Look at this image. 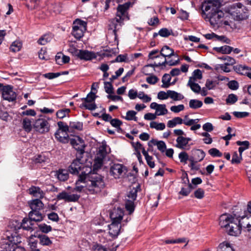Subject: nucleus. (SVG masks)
<instances>
[{"mask_svg":"<svg viewBox=\"0 0 251 251\" xmlns=\"http://www.w3.org/2000/svg\"><path fill=\"white\" fill-rule=\"evenodd\" d=\"M33 127L37 132L44 134L49 131L50 125L45 118H39L35 120Z\"/></svg>","mask_w":251,"mask_h":251,"instance_id":"nucleus-9","label":"nucleus"},{"mask_svg":"<svg viewBox=\"0 0 251 251\" xmlns=\"http://www.w3.org/2000/svg\"><path fill=\"white\" fill-rule=\"evenodd\" d=\"M171 79V77L170 75L168 74H164L162 78V82L163 84L162 85L161 87L162 88H168L170 85V82Z\"/></svg>","mask_w":251,"mask_h":251,"instance_id":"nucleus-42","label":"nucleus"},{"mask_svg":"<svg viewBox=\"0 0 251 251\" xmlns=\"http://www.w3.org/2000/svg\"><path fill=\"white\" fill-rule=\"evenodd\" d=\"M214 50L223 54H229L233 50V48L228 46H224L220 47H215Z\"/></svg>","mask_w":251,"mask_h":251,"instance_id":"nucleus-26","label":"nucleus"},{"mask_svg":"<svg viewBox=\"0 0 251 251\" xmlns=\"http://www.w3.org/2000/svg\"><path fill=\"white\" fill-rule=\"evenodd\" d=\"M208 153L213 157H221L222 153L216 148H212L208 151Z\"/></svg>","mask_w":251,"mask_h":251,"instance_id":"nucleus-59","label":"nucleus"},{"mask_svg":"<svg viewBox=\"0 0 251 251\" xmlns=\"http://www.w3.org/2000/svg\"><path fill=\"white\" fill-rule=\"evenodd\" d=\"M227 12L236 21H242L249 17L248 10L241 3L237 2L229 6Z\"/></svg>","mask_w":251,"mask_h":251,"instance_id":"nucleus-5","label":"nucleus"},{"mask_svg":"<svg viewBox=\"0 0 251 251\" xmlns=\"http://www.w3.org/2000/svg\"><path fill=\"white\" fill-rule=\"evenodd\" d=\"M236 144L240 147L238 149V151L240 155H242L243 152L249 148L250 143L248 141H238L236 142Z\"/></svg>","mask_w":251,"mask_h":251,"instance_id":"nucleus-28","label":"nucleus"},{"mask_svg":"<svg viewBox=\"0 0 251 251\" xmlns=\"http://www.w3.org/2000/svg\"><path fill=\"white\" fill-rule=\"evenodd\" d=\"M80 198L77 194H71L66 191H63L57 194L56 199L58 201L64 200L65 202H76Z\"/></svg>","mask_w":251,"mask_h":251,"instance_id":"nucleus-12","label":"nucleus"},{"mask_svg":"<svg viewBox=\"0 0 251 251\" xmlns=\"http://www.w3.org/2000/svg\"><path fill=\"white\" fill-rule=\"evenodd\" d=\"M183 123V120L179 117H175L171 120H169L167 123V126L170 128H173L177 125H181Z\"/></svg>","mask_w":251,"mask_h":251,"instance_id":"nucleus-29","label":"nucleus"},{"mask_svg":"<svg viewBox=\"0 0 251 251\" xmlns=\"http://www.w3.org/2000/svg\"><path fill=\"white\" fill-rule=\"evenodd\" d=\"M74 54L80 59L89 60L96 58L97 56L101 57L109 56L110 55V51L101 50L100 52H94L86 50H75Z\"/></svg>","mask_w":251,"mask_h":251,"instance_id":"nucleus-7","label":"nucleus"},{"mask_svg":"<svg viewBox=\"0 0 251 251\" xmlns=\"http://www.w3.org/2000/svg\"><path fill=\"white\" fill-rule=\"evenodd\" d=\"M81 108H85L86 109L90 110H95L97 106L94 102H83L80 106Z\"/></svg>","mask_w":251,"mask_h":251,"instance_id":"nucleus-56","label":"nucleus"},{"mask_svg":"<svg viewBox=\"0 0 251 251\" xmlns=\"http://www.w3.org/2000/svg\"><path fill=\"white\" fill-rule=\"evenodd\" d=\"M131 3L127 2L124 4H120L117 7V11L116 14V17L113 19L112 23L114 25L115 29L113 30L115 35V40L117 39V35L116 33L117 30L119 29L118 26H121V24L124 20V15L126 11L128 9Z\"/></svg>","mask_w":251,"mask_h":251,"instance_id":"nucleus-6","label":"nucleus"},{"mask_svg":"<svg viewBox=\"0 0 251 251\" xmlns=\"http://www.w3.org/2000/svg\"><path fill=\"white\" fill-rule=\"evenodd\" d=\"M29 219L31 221L40 222L43 219V216L40 212H35L30 211L28 214Z\"/></svg>","mask_w":251,"mask_h":251,"instance_id":"nucleus-23","label":"nucleus"},{"mask_svg":"<svg viewBox=\"0 0 251 251\" xmlns=\"http://www.w3.org/2000/svg\"><path fill=\"white\" fill-rule=\"evenodd\" d=\"M142 153L145 157L147 164L150 168H153L155 167V164L152 161V157L149 155L148 151H146L145 149H143Z\"/></svg>","mask_w":251,"mask_h":251,"instance_id":"nucleus-31","label":"nucleus"},{"mask_svg":"<svg viewBox=\"0 0 251 251\" xmlns=\"http://www.w3.org/2000/svg\"><path fill=\"white\" fill-rule=\"evenodd\" d=\"M69 127L73 129L81 130L83 129V123L80 122H70Z\"/></svg>","mask_w":251,"mask_h":251,"instance_id":"nucleus-43","label":"nucleus"},{"mask_svg":"<svg viewBox=\"0 0 251 251\" xmlns=\"http://www.w3.org/2000/svg\"><path fill=\"white\" fill-rule=\"evenodd\" d=\"M127 59L126 54H120L118 55L114 60L111 61V63L115 62H126Z\"/></svg>","mask_w":251,"mask_h":251,"instance_id":"nucleus-63","label":"nucleus"},{"mask_svg":"<svg viewBox=\"0 0 251 251\" xmlns=\"http://www.w3.org/2000/svg\"><path fill=\"white\" fill-rule=\"evenodd\" d=\"M69 141L72 146L77 151L76 154H83L85 146L82 139L76 136L70 139Z\"/></svg>","mask_w":251,"mask_h":251,"instance_id":"nucleus-10","label":"nucleus"},{"mask_svg":"<svg viewBox=\"0 0 251 251\" xmlns=\"http://www.w3.org/2000/svg\"><path fill=\"white\" fill-rule=\"evenodd\" d=\"M184 109L183 104H179L178 105H174L171 107V110L174 113H178Z\"/></svg>","mask_w":251,"mask_h":251,"instance_id":"nucleus-64","label":"nucleus"},{"mask_svg":"<svg viewBox=\"0 0 251 251\" xmlns=\"http://www.w3.org/2000/svg\"><path fill=\"white\" fill-rule=\"evenodd\" d=\"M126 172V167L122 164H115L111 166V176L115 179L121 178Z\"/></svg>","mask_w":251,"mask_h":251,"instance_id":"nucleus-13","label":"nucleus"},{"mask_svg":"<svg viewBox=\"0 0 251 251\" xmlns=\"http://www.w3.org/2000/svg\"><path fill=\"white\" fill-rule=\"evenodd\" d=\"M169 98L173 99L174 100H181L184 98V96L175 91L168 90Z\"/></svg>","mask_w":251,"mask_h":251,"instance_id":"nucleus-35","label":"nucleus"},{"mask_svg":"<svg viewBox=\"0 0 251 251\" xmlns=\"http://www.w3.org/2000/svg\"><path fill=\"white\" fill-rule=\"evenodd\" d=\"M159 80V78L154 75H151L146 78V81L150 84H155Z\"/></svg>","mask_w":251,"mask_h":251,"instance_id":"nucleus-60","label":"nucleus"},{"mask_svg":"<svg viewBox=\"0 0 251 251\" xmlns=\"http://www.w3.org/2000/svg\"><path fill=\"white\" fill-rule=\"evenodd\" d=\"M136 112L133 110H129L126 112V115L125 119L126 120L130 121L134 120L135 121H137V118L135 117Z\"/></svg>","mask_w":251,"mask_h":251,"instance_id":"nucleus-51","label":"nucleus"},{"mask_svg":"<svg viewBox=\"0 0 251 251\" xmlns=\"http://www.w3.org/2000/svg\"><path fill=\"white\" fill-rule=\"evenodd\" d=\"M40 243L43 246H49L52 244V241L46 235H39Z\"/></svg>","mask_w":251,"mask_h":251,"instance_id":"nucleus-39","label":"nucleus"},{"mask_svg":"<svg viewBox=\"0 0 251 251\" xmlns=\"http://www.w3.org/2000/svg\"><path fill=\"white\" fill-rule=\"evenodd\" d=\"M122 124V122L118 119H111V125L117 128V130H121L120 126Z\"/></svg>","mask_w":251,"mask_h":251,"instance_id":"nucleus-58","label":"nucleus"},{"mask_svg":"<svg viewBox=\"0 0 251 251\" xmlns=\"http://www.w3.org/2000/svg\"><path fill=\"white\" fill-rule=\"evenodd\" d=\"M57 125L59 127L58 130H59L62 134H64V133H67V132L69 131V129L70 128L69 126H68L63 122H58L57 123Z\"/></svg>","mask_w":251,"mask_h":251,"instance_id":"nucleus-41","label":"nucleus"},{"mask_svg":"<svg viewBox=\"0 0 251 251\" xmlns=\"http://www.w3.org/2000/svg\"><path fill=\"white\" fill-rule=\"evenodd\" d=\"M238 218L230 214H224L219 218V225L226 232L231 236H237L241 233Z\"/></svg>","mask_w":251,"mask_h":251,"instance_id":"nucleus-3","label":"nucleus"},{"mask_svg":"<svg viewBox=\"0 0 251 251\" xmlns=\"http://www.w3.org/2000/svg\"><path fill=\"white\" fill-rule=\"evenodd\" d=\"M234 70L237 73L242 75H245L249 67L245 65H237L233 67Z\"/></svg>","mask_w":251,"mask_h":251,"instance_id":"nucleus-32","label":"nucleus"},{"mask_svg":"<svg viewBox=\"0 0 251 251\" xmlns=\"http://www.w3.org/2000/svg\"><path fill=\"white\" fill-rule=\"evenodd\" d=\"M242 159V155H238L237 152L235 151L232 155V158L231 160V163L232 164H239L241 162Z\"/></svg>","mask_w":251,"mask_h":251,"instance_id":"nucleus-57","label":"nucleus"},{"mask_svg":"<svg viewBox=\"0 0 251 251\" xmlns=\"http://www.w3.org/2000/svg\"><path fill=\"white\" fill-rule=\"evenodd\" d=\"M2 97L4 100L8 101H13L16 100L17 94L13 90V87L10 85H6L1 89Z\"/></svg>","mask_w":251,"mask_h":251,"instance_id":"nucleus-11","label":"nucleus"},{"mask_svg":"<svg viewBox=\"0 0 251 251\" xmlns=\"http://www.w3.org/2000/svg\"><path fill=\"white\" fill-rule=\"evenodd\" d=\"M54 136L58 141L63 143H68L70 140L67 133L62 134L59 130H57L55 132Z\"/></svg>","mask_w":251,"mask_h":251,"instance_id":"nucleus-22","label":"nucleus"},{"mask_svg":"<svg viewBox=\"0 0 251 251\" xmlns=\"http://www.w3.org/2000/svg\"><path fill=\"white\" fill-rule=\"evenodd\" d=\"M2 251H22L23 248L13 247L11 243L9 241L3 242L0 245Z\"/></svg>","mask_w":251,"mask_h":251,"instance_id":"nucleus-17","label":"nucleus"},{"mask_svg":"<svg viewBox=\"0 0 251 251\" xmlns=\"http://www.w3.org/2000/svg\"><path fill=\"white\" fill-rule=\"evenodd\" d=\"M176 147L178 149H184L188 145L185 140V137L183 136H178L176 140Z\"/></svg>","mask_w":251,"mask_h":251,"instance_id":"nucleus-30","label":"nucleus"},{"mask_svg":"<svg viewBox=\"0 0 251 251\" xmlns=\"http://www.w3.org/2000/svg\"><path fill=\"white\" fill-rule=\"evenodd\" d=\"M22 46V44L20 41H15L12 43L10 50L11 51L16 52L20 50Z\"/></svg>","mask_w":251,"mask_h":251,"instance_id":"nucleus-44","label":"nucleus"},{"mask_svg":"<svg viewBox=\"0 0 251 251\" xmlns=\"http://www.w3.org/2000/svg\"><path fill=\"white\" fill-rule=\"evenodd\" d=\"M135 207L134 201H130L129 199H126L125 208L128 212L129 215L131 214L134 212Z\"/></svg>","mask_w":251,"mask_h":251,"instance_id":"nucleus-27","label":"nucleus"},{"mask_svg":"<svg viewBox=\"0 0 251 251\" xmlns=\"http://www.w3.org/2000/svg\"><path fill=\"white\" fill-rule=\"evenodd\" d=\"M150 127L157 130H162L165 129V125L163 123H157L156 122H151L150 123Z\"/></svg>","mask_w":251,"mask_h":251,"instance_id":"nucleus-46","label":"nucleus"},{"mask_svg":"<svg viewBox=\"0 0 251 251\" xmlns=\"http://www.w3.org/2000/svg\"><path fill=\"white\" fill-rule=\"evenodd\" d=\"M202 102L201 100L193 99L189 101V107L192 109H198L201 107L202 105Z\"/></svg>","mask_w":251,"mask_h":251,"instance_id":"nucleus-40","label":"nucleus"},{"mask_svg":"<svg viewBox=\"0 0 251 251\" xmlns=\"http://www.w3.org/2000/svg\"><path fill=\"white\" fill-rule=\"evenodd\" d=\"M31 211L35 212H40V211L43 208L44 204L39 199L31 201L29 203Z\"/></svg>","mask_w":251,"mask_h":251,"instance_id":"nucleus-16","label":"nucleus"},{"mask_svg":"<svg viewBox=\"0 0 251 251\" xmlns=\"http://www.w3.org/2000/svg\"><path fill=\"white\" fill-rule=\"evenodd\" d=\"M192 189L193 187L192 184L183 185L179 193L182 196H187L190 194Z\"/></svg>","mask_w":251,"mask_h":251,"instance_id":"nucleus-37","label":"nucleus"},{"mask_svg":"<svg viewBox=\"0 0 251 251\" xmlns=\"http://www.w3.org/2000/svg\"><path fill=\"white\" fill-rule=\"evenodd\" d=\"M160 56L165 58L164 61L162 63L154 62L153 64L146 65L144 67V70L149 66L159 67L169 66H176L179 63V59L178 54L175 53L174 50L168 46H164L160 51Z\"/></svg>","mask_w":251,"mask_h":251,"instance_id":"nucleus-4","label":"nucleus"},{"mask_svg":"<svg viewBox=\"0 0 251 251\" xmlns=\"http://www.w3.org/2000/svg\"><path fill=\"white\" fill-rule=\"evenodd\" d=\"M51 40V37L50 35H44L41 37L38 40V43L41 45H45Z\"/></svg>","mask_w":251,"mask_h":251,"instance_id":"nucleus-47","label":"nucleus"},{"mask_svg":"<svg viewBox=\"0 0 251 251\" xmlns=\"http://www.w3.org/2000/svg\"><path fill=\"white\" fill-rule=\"evenodd\" d=\"M238 100L237 96L234 94H230L228 95L226 99V102L227 104H233L235 103Z\"/></svg>","mask_w":251,"mask_h":251,"instance_id":"nucleus-54","label":"nucleus"},{"mask_svg":"<svg viewBox=\"0 0 251 251\" xmlns=\"http://www.w3.org/2000/svg\"><path fill=\"white\" fill-rule=\"evenodd\" d=\"M96 96L95 93H89L86 98L82 99L83 102H93L96 99Z\"/></svg>","mask_w":251,"mask_h":251,"instance_id":"nucleus-55","label":"nucleus"},{"mask_svg":"<svg viewBox=\"0 0 251 251\" xmlns=\"http://www.w3.org/2000/svg\"><path fill=\"white\" fill-rule=\"evenodd\" d=\"M168 112L165 104H160L155 111V115L157 116L164 115L167 114Z\"/></svg>","mask_w":251,"mask_h":251,"instance_id":"nucleus-45","label":"nucleus"},{"mask_svg":"<svg viewBox=\"0 0 251 251\" xmlns=\"http://www.w3.org/2000/svg\"><path fill=\"white\" fill-rule=\"evenodd\" d=\"M187 86L190 87L192 91L194 93H199L201 90V86L196 83L194 78H189V81L187 83Z\"/></svg>","mask_w":251,"mask_h":251,"instance_id":"nucleus-20","label":"nucleus"},{"mask_svg":"<svg viewBox=\"0 0 251 251\" xmlns=\"http://www.w3.org/2000/svg\"><path fill=\"white\" fill-rule=\"evenodd\" d=\"M38 227L40 231L44 233H48L52 230L51 226L46 224H41L38 225Z\"/></svg>","mask_w":251,"mask_h":251,"instance_id":"nucleus-52","label":"nucleus"},{"mask_svg":"<svg viewBox=\"0 0 251 251\" xmlns=\"http://www.w3.org/2000/svg\"><path fill=\"white\" fill-rule=\"evenodd\" d=\"M217 251H234V250L229 243L223 242L219 245Z\"/></svg>","mask_w":251,"mask_h":251,"instance_id":"nucleus-38","label":"nucleus"},{"mask_svg":"<svg viewBox=\"0 0 251 251\" xmlns=\"http://www.w3.org/2000/svg\"><path fill=\"white\" fill-rule=\"evenodd\" d=\"M107 145L105 141L98 147L97 153L94 160L93 168L91 166L84 165L80 162L83 154H76V158L74 159L68 167V171L73 175L78 176L76 181V184L79 183L85 184L86 179L88 178L89 190L98 192L104 186L102 176L97 173L103 164L107 151Z\"/></svg>","mask_w":251,"mask_h":251,"instance_id":"nucleus-1","label":"nucleus"},{"mask_svg":"<svg viewBox=\"0 0 251 251\" xmlns=\"http://www.w3.org/2000/svg\"><path fill=\"white\" fill-rule=\"evenodd\" d=\"M9 241L11 243L13 247H17V244L21 242V238L18 236L9 237Z\"/></svg>","mask_w":251,"mask_h":251,"instance_id":"nucleus-62","label":"nucleus"},{"mask_svg":"<svg viewBox=\"0 0 251 251\" xmlns=\"http://www.w3.org/2000/svg\"><path fill=\"white\" fill-rule=\"evenodd\" d=\"M111 222V230H112V232H111V237L116 238L120 232L122 227L121 224H118L113 221Z\"/></svg>","mask_w":251,"mask_h":251,"instance_id":"nucleus-18","label":"nucleus"},{"mask_svg":"<svg viewBox=\"0 0 251 251\" xmlns=\"http://www.w3.org/2000/svg\"><path fill=\"white\" fill-rule=\"evenodd\" d=\"M32 225L33 224L31 220L28 218H25L22 220L21 226L24 229L30 230L31 229L32 230Z\"/></svg>","mask_w":251,"mask_h":251,"instance_id":"nucleus-34","label":"nucleus"},{"mask_svg":"<svg viewBox=\"0 0 251 251\" xmlns=\"http://www.w3.org/2000/svg\"><path fill=\"white\" fill-rule=\"evenodd\" d=\"M28 191L29 193L35 197L41 199L44 197L43 191L38 187L32 186Z\"/></svg>","mask_w":251,"mask_h":251,"instance_id":"nucleus-19","label":"nucleus"},{"mask_svg":"<svg viewBox=\"0 0 251 251\" xmlns=\"http://www.w3.org/2000/svg\"><path fill=\"white\" fill-rule=\"evenodd\" d=\"M239 224L241 226V229L242 228L246 229L247 231H250L251 230V215L250 216H243L242 217H238Z\"/></svg>","mask_w":251,"mask_h":251,"instance_id":"nucleus-15","label":"nucleus"},{"mask_svg":"<svg viewBox=\"0 0 251 251\" xmlns=\"http://www.w3.org/2000/svg\"><path fill=\"white\" fill-rule=\"evenodd\" d=\"M103 73V78L102 80H103L104 90L105 92L108 94L107 97L108 99H110V81L105 80V78H107L109 74L106 72Z\"/></svg>","mask_w":251,"mask_h":251,"instance_id":"nucleus-33","label":"nucleus"},{"mask_svg":"<svg viewBox=\"0 0 251 251\" xmlns=\"http://www.w3.org/2000/svg\"><path fill=\"white\" fill-rule=\"evenodd\" d=\"M70 112V109L65 108L59 110L56 112V116L59 119H63L68 115Z\"/></svg>","mask_w":251,"mask_h":251,"instance_id":"nucleus-48","label":"nucleus"},{"mask_svg":"<svg viewBox=\"0 0 251 251\" xmlns=\"http://www.w3.org/2000/svg\"><path fill=\"white\" fill-rule=\"evenodd\" d=\"M193 157H192L196 162L201 161L205 156V152L201 150H195L193 152Z\"/></svg>","mask_w":251,"mask_h":251,"instance_id":"nucleus-21","label":"nucleus"},{"mask_svg":"<svg viewBox=\"0 0 251 251\" xmlns=\"http://www.w3.org/2000/svg\"><path fill=\"white\" fill-rule=\"evenodd\" d=\"M160 36L163 37H168L170 35L173 34L172 30H169L167 28H161L158 32Z\"/></svg>","mask_w":251,"mask_h":251,"instance_id":"nucleus-53","label":"nucleus"},{"mask_svg":"<svg viewBox=\"0 0 251 251\" xmlns=\"http://www.w3.org/2000/svg\"><path fill=\"white\" fill-rule=\"evenodd\" d=\"M220 8L221 3L218 0H207L202 4L203 17L213 26L220 23L224 16Z\"/></svg>","mask_w":251,"mask_h":251,"instance_id":"nucleus-2","label":"nucleus"},{"mask_svg":"<svg viewBox=\"0 0 251 251\" xmlns=\"http://www.w3.org/2000/svg\"><path fill=\"white\" fill-rule=\"evenodd\" d=\"M87 29V23L84 21L77 19L73 22L72 34L77 40H80Z\"/></svg>","mask_w":251,"mask_h":251,"instance_id":"nucleus-8","label":"nucleus"},{"mask_svg":"<svg viewBox=\"0 0 251 251\" xmlns=\"http://www.w3.org/2000/svg\"><path fill=\"white\" fill-rule=\"evenodd\" d=\"M49 158L47 157L44 154L38 155L37 157H35L33 161L35 163H42L43 162H48Z\"/></svg>","mask_w":251,"mask_h":251,"instance_id":"nucleus-50","label":"nucleus"},{"mask_svg":"<svg viewBox=\"0 0 251 251\" xmlns=\"http://www.w3.org/2000/svg\"><path fill=\"white\" fill-rule=\"evenodd\" d=\"M124 215V210L123 209L118 207L114 208L111 212V221L116 222L118 224L121 223Z\"/></svg>","mask_w":251,"mask_h":251,"instance_id":"nucleus-14","label":"nucleus"},{"mask_svg":"<svg viewBox=\"0 0 251 251\" xmlns=\"http://www.w3.org/2000/svg\"><path fill=\"white\" fill-rule=\"evenodd\" d=\"M140 189L139 185L136 187H133L127 194V198L126 199H129L130 201H135L137 198V193Z\"/></svg>","mask_w":251,"mask_h":251,"instance_id":"nucleus-24","label":"nucleus"},{"mask_svg":"<svg viewBox=\"0 0 251 251\" xmlns=\"http://www.w3.org/2000/svg\"><path fill=\"white\" fill-rule=\"evenodd\" d=\"M31 122L30 120L27 118H24L23 120V127L24 130L27 132H29L32 129Z\"/></svg>","mask_w":251,"mask_h":251,"instance_id":"nucleus-36","label":"nucleus"},{"mask_svg":"<svg viewBox=\"0 0 251 251\" xmlns=\"http://www.w3.org/2000/svg\"><path fill=\"white\" fill-rule=\"evenodd\" d=\"M194 195L195 198L201 199L204 196V191L201 188H198L194 192Z\"/></svg>","mask_w":251,"mask_h":251,"instance_id":"nucleus-61","label":"nucleus"},{"mask_svg":"<svg viewBox=\"0 0 251 251\" xmlns=\"http://www.w3.org/2000/svg\"><path fill=\"white\" fill-rule=\"evenodd\" d=\"M218 84V81L208 79L206 81L205 87L207 89L211 90L214 89Z\"/></svg>","mask_w":251,"mask_h":251,"instance_id":"nucleus-49","label":"nucleus"},{"mask_svg":"<svg viewBox=\"0 0 251 251\" xmlns=\"http://www.w3.org/2000/svg\"><path fill=\"white\" fill-rule=\"evenodd\" d=\"M68 170L59 169L57 173L58 179L62 181L67 180L69 178Z\"/></svg>","mask_w":251,"mask_h":251,"instance_id":"nucleus-25","label":"nucleus"}]
</instances>
